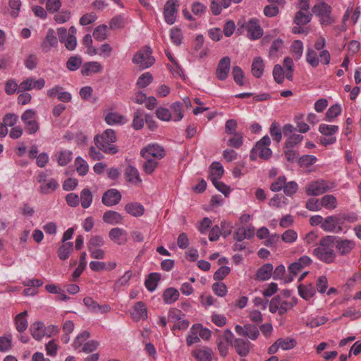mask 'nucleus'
<instances>
[{"label":"nucleus","instance_id":"obj_1","mask_svg":"<svg viewBox=\"0 0 361 361\" xmlns=\"http://www.w3.org/2000/svg\"><path fill=\"white\" fill-rule=\"evenodd\" d=\"M336 240L335 235H326L322 238L317 247L314 249L312 255L326 264L333 263L336 257V253L334 250Z\"/></svg>","mask_w":361,"mask_h":361},{"label":"nucleus","instance_id":"obj_2","mask_svg":"<svg viewBox=\"0 0 361 361\" xmlns=\"http://www.w3.org/2000/svg\"><path fill=\"white\" fill-rule=\"evenodd\" d=\"M116 140L115 132L112 129H107L102 135H97L94 138L96 146L109 154H115L118 152V147L114 145Z\"/></svg>","mask_w":361,"mask_h":361},{"label":"nucleus","instance_id":"obj_3","mask_svg":"<svg viewBox=\"0 0 361 361\" xmlns=\"http://www.w3.org/2000/svg\"><path fill=\"white\" fill-rule=\"evenodd\" d=\"M152 54V49L148 46H145L135 54L132 61L140 69L148 68L155 62V59Z\"/></svg>","mask_w":361,"mask_h":361},{"label":"nucleus","instance_id":"obj_4","mask_svg":"<svg viewBox=\"0 0 361 361\" xmlns=\"http://www.w3.org/2000/svg\"><path fill=\"white\" fill-rule=\"evenodd\" d=\"M335 187L336 184L333 182L317 180L307 185L306 193L310 196H317L330 191Z\"/></svg>","mask_w":361,"mask_h":361},{"label":"nucleus","instance_id":"obj_5","mask_svg":"<svg viewBox=\"0 0 361 361\" xmlns=\"http://www.w3.org/2000/svg\"><path fill=\"white\" fill-rule=\"evenodd\" d=\"M234 335L231 331L226 329L223 335H219L216 339L217 348L221 357L227 356L229 346L233 345Z\"/></svg>","mask_w":361,"mask_h":361},{"label":"nucleus","instance_id":"obj_6","mask_svg":"<svg viewBox=\"0 0 361 361\" xmlns=\"http://www.w3.org/2000/svg\"><path fill=\"white\" fill-rule=\"evenodd\" d=\"M312 262V261L310 257L303 255L300 257L296 262L291 263L288 267L289 271V277L286 281H292L293 277L295 276L302 269L309 266Z\"/></svg>","mask_w":361,"mask_h":361},{"label":"nucleus","instance_id":"obj_7","mask_svg":"<svg viewBox=\"0 0 361 361\" xmlns=\"http://www.w3.org/2000/svg\"><path fill=\"white\" fill-rule=\"evenodd\" d=\"M271 144L270 137L264 135L260 140L257 142L253 147L254 152H257L258 156L264 160H268L272 155V151L269 147Z\"/></svg>","mask_w":361,"mask_h":361},{"label":"nucleus","instance_id":"obj_8","mask_svg":"<svg viewBox=\"0 0 361 361\" xmlns=\"http://www.w3.org/2000/svg\"><path fill=\"white\" fill-rule=\"evenodd\" d=\"M294 304L283 300L279 295L274 296L269 302V311L271 313L279 312L282 315L293 307Z\"/></svg>","mask_w":361,"mask_h":361},{"label":"nucleus","instance_id":"obj_9","mask_svg":"<svg viewBox=\"0 0 361 361\" xmlns=\"http://www.w3.org/2000/svg\"><path fill=\"white\" fill-rule=\"evenodd\" d=\"M140 155L143 158L161 159L165 156V151L161 146L157 144H152L142 148L140 151Z\"/></svg>","mask_w":361,"mask_h":361},{"label":"nucleus","instance_id":"obj_10","mask_svg":"<svg viewBox=\"0 0 361 361\" xmlns=\"http://www.w3.org/2000/svg\"><path fill=\"white\" fill-rule=\"evenodd\" d=\"M178 9V0H168L166 1L164 8V16L167 24L173 25L176 22Z\"/></svg>","mask_w":361,"mask_h":361},{"label":"nucleus","instance_id":"obj_11","mask_svg":"<svg viewBox=\"0 0 361 361\" xmlns=\"http://www.w3.org/2000/svg\"><path fill=\"white\" fill-rule=\"evenodd\" d=\"M247 37L252 40L258 39L263 35V29L257 18H250L245 25Z\"/></svg>","mask_w":361,"mask_h":361},{"label":"nucleus","instance_id":"obj_12","mask_svg":"<svg viewBox=\"0 0 361 361\" xmlns=\"http://www.w3.org/2000/svg\"><path fill=\"white\" fill-rule=\"evenodd\" d=\"M334 246L340 255L345 256L355 247V243L352 240L342 239L336 236Z\"/></svg>","mask_w":361,"mask_h":361},{"label":"nucleus","instance_id":"obj_13","mask_svg":"<svg viewBox=\"0 0 361 361\" xmlns=\"http://www.w3.org/2000/svg\"><path fill=\"white\" fill-rule=\"evenodd\" d=\"M58 46V39L56 36L55 31L50 28L47 30L44 39L40 44V48L44 53H48L51 49Z\"/></svg>","mask_w":361,"mask_h":361},{"label":"nucleus","instance_id":"obj_14","mask_svg":"<svg viewBox=\"0 0 361 361\" xmlns=\"http://www.w3.org/2000/svg\"><path fill=\"white\" fill-rule=\"evenodd\" d=\"M44 86L45 80L44 78L35 80L32 78H28L20 83L18 92L29 91L32 89L42 90Z\"/></svg>","mask_w":361,"mask_h":361},{"label":"nucleus","instance_id":"obj_15","mask_svg":"<svg viewBox=\"0 0 361 361\" xmlns=\"http://www.w3.org/2000/svg\"><path fill=\"white\" fill-rule=\"evenodd\" d=\"M121 200V194L116 189H109L106 190L102 197V203L107 207H111L118 204Z\"/></svg>","mask_w":361,"mask_h":361},{"label":"nucleus","instance_id":"obj_16","mask_svg":"<svg viewBox=\"0 0 361 361\" xmlns=\"http://www.w3.org/2000/svg\"><path fill=\"white\" fill-rule=\"evenodd\" d=\"M231 59L228 56L223 57L218 63L216 75L219 80H225L230 71Z\"/></svg>","mask_w":361,"mask_h":361},{"label":"nucleus","instance_id":"obj_17","mask_svg":"<svg viewBox=\"0 0 361 361\" xmlns=\"http://www.w3.org/2000/svg\"><path fill=\"white\" fill-rule=\"evenodd\" d=\"M339 219L336 216H329L324 219L321 228L326 232L339 233L342 231V226H337Z\"/></svg>","mask_w":361,"mask_h":361},{"label":"nucleus","instance_id":"obj_18","mask_svg":"<svg viewBox=\"0 0 361 361\" xmlns=\"http://www.w3.org/2000/svg\"><path fill=\"white\" fill-rule=\"evenodd\" d=\"M109 237L118 245H123L128 240L126 231L118 227L111 228L109 232Z\"/></svg>","mask_w":361,"mask_h":361},{"label":"nucleus","instance_id":"obj_19","mask_svg":"<svg viewBox=\"0 0 361 361\" xmlns=\"http://www.w3.org/2000/svg\"><path fill=\"white\" fill-rule=\"evenodd\" d=\"M233 345L240 357H246L250 353L251 343L249 341L240 338H235L233 341Z\"/></svg>","mask_w":361,"mask_h":361},{"label":"nucleus","instance_id":"obj_20","mask_svg":"<svg viewBox=\"0 0 361 361\" xmlns=\"http://www.w3.org/2000/svg\"><path fill=\"white\" fill-rule=\"evenodd\" d=\"M102 70V65L97 61L85 63L81 69L83 76H89L94 73H100Z\"/></svg>","mask_w":361,"mask_h":361},{"label":"nucleus","instance_id":"obj_21","mask_svg":"<svg viewBox=\"0 0 361 361\" xmlns=\"http://www.w3.org/2000/svg\"><path fill=\"white\" fill-rule=\"evenodd\" d=\"M30 331L33 338L37 341H40L45 336V327L42 322L32 324Z\"/></svg>","mask_w":361,"mask_h":361},{"label":"nucleus","instance_id":"obj_22","mask_svg":"<svg viewBox=\"0 0 361 361\" xmlns=\"http://www.w3.org/2000/svg\"><path fill=\"white\" fill-rule=\"evenodd\" d=\"M273 272V265L270 263H267L262 266L256 273V279L259 281L269 280Z\"/></svg>","mask_w":361,"mask_h":361},{"label":"nucleus","instance_id":"obj_23","mask_svg":"<svg viewBox=\"0 0 361 361\" xmlns=\"http://www.w3.org/2000/svg\"><path fill=\"white\" fill-rule=\"evenodd\" d=\"M124 174L127 180L134 185L142 182L137 169L133 166H128L125 170Z\"/></svg>","mask_w":361,"mask_h":361},{"label":"nucleus","instance_id":"obj_24","mask_svg":"<svg viewBox=\"0 0 361 361\" xmlns=\"http://www.w3.org/2000/svg\"><path fill=\"white\" fill-rule=\"evenodd\" d=\"M27 316V312L25 310L15 317L16 329L20 334L24 332L28 326V322L26 319Z\"/></svg>","mask_w":361,"mask_h":361},{"label":"nucleus","instance_id":"obj_25","mask_svg":"<svg viewBox=\"0 0 361 361\" xmlns=\"http://www.w3.org/2000/svg\"><path fill=\"white\" fill-rule=\"evenodd\" d=\"M298 289L300 296L306 300L312 298L316 293V290L312 283L300 284Z\"/></svg>","mask_w":361,"mask_h":361},{"label":"nucleus","instance_id":"obj_26","mask_svg":"<svg viewBox=\"0 0 361 361\" xmlns=\"http://www.w3.org/2000/svg\"><path fill=\"white\" fill-rule=\"evenodd\" d=\"M55 159L59 166H66L73 159L72 152L70 150L64 149L57 152L55 155Z\"/></svg>","mask_w":361,"mask_h":361},{"label":"nucleus","instance_id":"obj_27","mask_svg":"<svg viewBox=\"0 0 361 361\" xmlns=\"http://www.w3.org/2000/svg\"><path fill=\"white\" fill-rule=\"evenodd\" d=\"M102 219L105 223L114 225L121 224L123 221V217L118 212L109 210L104 212Z\"/></svg>","mask_w":361,"mask_h":361},{"label":"nucleus","instance_id":"obj_28","mask_svg":"<svg viewBox=\"0 0 361 361\" xmlns=\"http://www.w3.org/2000/svg\"><path fill=\"white\" fill-rule=\"evenodd\" d=\"M264 64L261 57H255L253 59L251 71L254 77L259 78L262 77L264 73Z\"/></svg>","mask_w":361,"mask_h":361},{"label":"nucleus","instance_id":"obj_29","mask_svg":"<svg viewBox=\"0 0 361 361\" xmlns=\"http://www.w3.org/2000/svg\"><path fill=\"white\" fill-rule=\"evenodd\" d=\"M192 355L197 361H212V350L207 347L202 349H196L192 352Z\"/></svg>","mask_w":361,"mask_h":361},{"label":"nucleus","instance_id":"obj_30","mask_svg":"<svg viewBox=\"0 0 361 361\" xmlns=\"http://www.w3.org/2000/svg\"><path fill=\"white\" fill-rule=\"evenodd\" d=\"M132 317L135 320L146 319L147 316V308L142 302H137L134 306V311L131 313Z\"/></svg>","mask_w":361,"mask_h":361},{"label":"nucleus","instance_id":"obj_31","mask_svg":"<svg viewBox=\"0 0 361 361\" xmlns=\"http://www.w3.org/2000/svg\"><path fill=\"white\" fill-rule=\"evenodd\" d=\"M178 290L173 287L166 288L163 293V300L166 304H173L179 298Z\"/></svg>","mask_w":361,"mask_h":361},{"label":"nucleus","instance_id":"obj_32","mask_svg":"<svg viewBox=\"0 0 361 361\" xmlns=\"http://www.w3.org/2000/svg\"><path fill=\"white\" fill-rule=\"evenodd\" d=\"M332 8L331 6L325 3L324 1H321L315 4L312 8L313 13L318 16L319 18L325 16L328 13H331Z\"/></svg>","mask_w":361,"mask_h":361},{"label":"nucleus","instance_id":"obj_33","mask_svg":"<svg viewBox=\"0 0 361 361\" xmlns=\"http://www.w3.org/2000/svg\"><path fill=\"white\" fill-rule=\"evenodd\" d=\"M126 212L133 216H140L144 214V207L137 202H130L126 205Z\"/></svg>","mask_w":361,"mask_h":361},{"label":"nucleus","instance_id":"obj_34","mask_svg":"<svg viewBox=\"0 0 361 361\" xmlns=\"http://www.w3.org/2000/svg\"><path fill=\"white\" fill-rule=\"evenodd\" d=\"M59 188L58 182L54 179L50 178L43 185H40L39 187V192L44 195L49 194Z\"/></svg>","mask_w":361,"mask_h":361},{"label":"nucleus","instance_id":"obj_35","mask_svg":"<svg viewBox=\"0 0 361 361\" xmlns=\"http://www.w3.org/2000/svg\"><path fill=\"white\" fill-rule=\"evenodd\" d=\"M73 250V244L71 242L63 243L58 250V256L60 259H67Z\"/></svg>","mask_w":361,"mask_h":361},{"label":"nucleus","instance_id":"obj_36","mask_svg":"<svg viewBox=\"0 0 361 361\" xmlns=\"http://www.w3.org/2000/svg\"><path fill=\"white\" fill-rule=\"evenodd\" d=\"M161 279V276L158 273H151L149 274L148 278L145 280V284L148 290L150 292L154 291L158 282Z\"/></svg>","mask_w":361,"mask_h":361},{"label":"nucleus","instance_id":"obj_37","mask_svg":"<svg viewBox=\"0 0 361 361\" xmlns=\"http://www.w3.org/2000/svg\"><path fill=\"white\" fill-rule=\"evenodd\" d=\"M105 121L109 125L124 124L126 123V118L116 112L109 113L105 117Z\"/></svg>","mask_w":361,"mask_h":361},{"label":"nucleus","instance_id":"obj_38","mask_svg":"<svg viewBox=\"0 0 361 361\" xmlns=\"http://www.w3.org/2000/svg\"><path fill=\"white\" fill-rule=\"evenodd\" d=\"M312 19V14L310 13L298 11L293 19V22L297 25H305L309 23Z\"/></svg>","mask_w":361,"mask_h":361},{"label":"nucleus","instance_id":"obj_39","mask_svg":"<svg viewBox=\"0 0 361 361\" xmlns=\"http://www.w3.org/2000/svg\"><path fill=\"white\" fill-rule=\"evenodd\" d=\"M80 202L81 206L84 209H87L90 207L93 197L90 189L85 188L80 192Z\"/></svg>","mask_w":361,"mask_h":361},{"label":"nucleus","instance_id":"obj_40","mask_svg":"<svg viewBox=\"0 0 361 361\" xmlns=\"http://www.w3.org/2000/svg\"><path fill=\"white\" fill-rule=\"evenodd\" d=\"M210 171L209 176L212 180H215V178L216 180L220 179L224 171L223 166L219 162H213L210 166Z\"/></svg>","mask_w":361,"mask_h":361},{"label":"nucleus","instance_id":"obj_41","mask_svg":"<svg viewBox=\"0 0 361 361\" xmlns=\"http://www.w3.org/2000/svg\"><path fill=\"white\" fill-rule=\"evenodd\" d=\"M172 111V118L175 121H179L183 118V104L180 102H176L171 105Z\"/></svg>","mask_w":361,"mask_h":361},{"label":"nucleus","instance_id":"obj_42","mask_svg":"<svg viewBox=\"0 0 361 361\" xmlns=\"http://www.w3.org/2000/svg\"><path fill=\"white\" fill-rule=\"evenodd\" d=\"M321 207L328 209H334L337 207L336 198L332 195H326L321 198Z\"/></svg>","mask_w":361,"mask_h":361},{"label":"nucleus","instance_id":"obj_43","mask_svg":"<svg viewBox=\"0 0 361 361\" xmlns=\"http://www.w3.org/2000/svg\"><path fill=\"white\" fill-rule=\"evenodd\" d=\"M291 54L295 60H298L302 55L303 44L300 40H295L290 47Z\"/></svg>","mask_w":361,"mask_h":361},{"label":"nucleus","instance_id":"obj_44","mask_svg":"<svg viewBox=\"0 0 361 361\" xmlns=\"http://www.w3.org/2000/svg\"><path fill=\"white\" fill-rule=\"evenodd\" d=\"M269 133L273 140L276 142H280L282 140V133L280 125L274 121L271 123L269 129Z\"/></svg>","mask_w":361,"mask_h":361},{"label":"nucleus","instance_id":"obj_45","mask_svg":"<svg viewBox=\"0 0 361 361\" xmlns=\"http://www.w3.org/2000/svg\"><path fill=\"white\" fill-rule=\"evenodd\" d=\"M76 171L80 176H85L89 170V166L86 161L80 157H78L75 161Z\"/></svg>","mask_w":361,"mask_h":361},{"label":"nucleus","instance_id":"obj_46","mask_svg":"<svg viewBox=\"0 0 361 361\" xmlns=\"http://www.w3.org/2000/svg\"><path fill=\"white\" fill-rule=\"evenodd\" d=\"M82 65V59L79 56H71L66 62V68L71 71L78 70Z\"/></svg>","mask_w":361,"mask_h":361},{"label":"nucleus","instance_id":"obj_47","mask_svg":"<svg viewBox=\"0 0 361 361\" xmlns=\"http://www.w3.org/2000/svg\"><path fill=\"white\" fill-rule=\"evenodd\" d=\"M153 80L152 75L146 72L142 74L137 79L136 85L140 88H145L149 85Z\"/></svg>","mask_w":361,"mask_h":361},{"label":"nucleus","instance_id":"obj_48","mask_svg":"<svg viewBox=\"0 0 361 361\" xmlns=\"http://www.w3.org/2000/svg\"><path fill=\"white\" fill-rule=\"evenodd\" d=\"M259 335L257 327L252 324H245V331L244 336L248 337L251 340H256Z\"/></svg>","mask_w":361,"mask_h":361},{"label":"nucleus","instance_id":"obj_49","mask_svg":"<svg viewBox=\"0 0 361 361\" xmlns=\"http://www.w3.org/2000/svg\"><path fill=\"white\" fill-rule=\"evenodd\" d=\"M145 161L143 163V171L147 174H152L158 166V161L155 159L144 158Z\"/></svg>","mask_w":361,"mask_h":361},{"label":"nucleus","instance_id":"obj_50","mask_svg":"<svg viewBox=\"0 0 361 361\" xmlns=\"http://www.w3.org/2000/svg\"><path fill=\"white\" fill-rule=\"evenodd\" d=\"M296 341L294 338H279L277 340V345L283 350H290L296 345Z\"/></svg>","mask_w":361,"mask_h":361},{"label":"nucleus","instance_id":"obj_51","mask_svg":"<svg viewBox=\"0 0 361 361\" xmlns=\"http://www.w3.org/2000/svg\"><path fill=\"white\" fill-rule=\"evenodd\" d=\"M232 74L233 75L234 81L240 86L245 85L244 82V73L242 68L239 66H234L233 68Z\"/></svg>","mask_w":361,"mask_h":361},{"label":"nucleus","instance_id":"obj_52","mask_svg":"<svg viewBox=\"0 0 361 361\" xmlns=\"http://www.w3.org/2000/svg\"><path fill=\"white\" fill-rule=\"evenodd\" d=\"M107 26L102 25L97 27L93 31V37L97 41H103L106 38Z\"/></svg>","mask_w":361,"mask_h":361},{"label":"nucleus","instance_id":"obj_53","mask_svg":"<svg viewBox=\"0 0 361 361\" xmlns=\"http://www.w3.org/2000/svg\"><path fill=\"white\" fill-rule=\"evenodd\" d=\"M306 60H307V62L314 68L317 67L319 63V60L317 56V52L314 50H313L312 48L307 49Z\"/></svg>","mask_w":361,"mask_h":361},{"label":"nucleus","instance_id":"obj_54","mask_svg":"<svg viewBox=\"0 0 361 361\" xmlns=\"http://www.w3.org/2000/svg\"><path fill=\"white\" fill-rule=\"evenodd\" d=\"M132 126L135 130H140L144 126L143 114L140 110L134 114Z\"/></svg>","mask_w":361,"mask_h":361},{"label":"nucleus","instance_id":"obj_55","mask_svg":"<svg viewBox=\"0 0 361 361\" xmlns=\"http://www.w3.org/2000/svg\"><path fill=\"white\" fill-rule=\"evenodd\" d=\"M328 321L326 317H317L309 318L306 322V325L310 328H315L324 324Z\"/></svg>","mask_w":361,"mask_h":361},{"label":"nucleus","instance_id":"obj_56","mask_svg":"<svg viewBox=\"0 0 361 361\" xmlns=\"http://www.w3.org/2000/svg\"><path fill=\"white\" fill-rule=\"evenodd\" d=\"M86 267V253L82 252L80 257L79 264L73 273L74 278L79 277Z\"/></svg>","mask_w":361,"mask_h":361},{"label":"nucleus","instance_id":"obj_57","mask_svg":"<svg viewBox=\"0 0 361 361\" xmlns=\"http://www.w3.org/2000/svg\"><path fill=\"white\" fill-rule=\"evenodd\" d=\"M338 130V127L335 125L321 124L319 127V131L326 136H331L335 134Z\"/></svg>","mask_w":361,"mask_h":361},{"label":"nucleus","instance_id":"obj_58","mask_svg":"<svg viewBox=\"0 0 361 361\" xmlns=\"http://www.w3.org/2000/svg\"><path fill=\"white\" fill-rule=\"evenodd\" d=\"M104 245V238L100 235H93L90 238L87 243L88 250L92 248H97L102 247Z\"/></svg>","mask_w":361,"mask_h":361},{"label":"nucleus","instance_id":"obj_59","mask_svg":"<svg viewBox=\"0 0 361 361\" xmlns=\"http://www.w3.org/2000/svg\"><path fill=\"white\" fill-rule=\"evenodd\" d=\"M156 116L157 117L164 121H169L172 118V114L169 109L164 107H159L156 110Z\"/></svg>","mask_w":361,"mask_h":361},{"label":"nucleus","instance_id":"obj_60","mask_svg":"<svg viewBox=\"0 0 361 361\" xmlns=\"http://www.w3.org/2000/svg\"><path fill=\"white\" fill-rule=\"evenodd\" d=\"M297 238L298 234L293 229H288L281 235L282 240L286 243H293L296 241Z\"/></svg>","mask_w":361,"mask_h":361},{"label":"nucleus","instance_id":"obj_61","mask_svg":"<svg viewBox=\"0 0 361 361\" xmlns=\"http://www.w3.org/2000/svg\"><path fill=\"white\" fill-rule=\"evenodd\" d=\"M286 178L284 176L278 177L270 185V190L273 192H279L283 189Z\"/></svg>","mask_w":361,"mask_h":361},{"label":"nucleus","instance_id":"obj_62","mask_svg":"<svg viewBox=\"0 0 361 361\" xmlns=\"http://www.w3.org/2000/svg\"><path fill=\"white\" fill-rule=\"evenodd\" d=\"M341 112V108L338 104L331 106L326 112V119L331 121L338 116Z\"/></svg>","mask_w":361,"mask_h":361},{"label":"nucleus","instance_id":"obj_63","mask_svg":"<svg viewBox=\"0 0 361 361\" xmlns=\"http://www.w3.org/2000/svg\"><path fill=\"white\" fill-rule=\"evenodd\" d=\"M303 139V136L299 134H293L288 137L285 142V146L287 149L292 148Z\"/></svg>","mask_w":361,"mask_h":361},{"label":"nucleus","instance_id":"obj_64","mask_svg":"<svg viewBox=\"0 0 361 361\" xmlns=\"http://www.w3.org/2000/svg\"><path fill=\"white\" fill-rule=\"evenodd\" d=\"M273 76L275 81L281 84L284 80V71L282 66L279 64H276L274 67Z\"/></svg>","mask_w":361,"mask_h":361}]
</instances>
